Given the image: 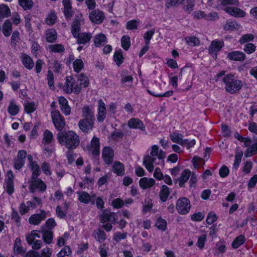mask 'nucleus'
Segmentation results:
<instances>
[{
	"instance_id": "49530a36",
	"label": "nucleus",
	"mask_w": 257,
	"mask_h": 257,
	"mask_svg": "<svg viewBox=\"0 0 257 257\" xmlns=\"http://www.w3.org/2000/svg\"><path fill=\"white\" fill-rule=\"evenodd\" d=\"M77 82L81 87L82 86L83 87H86L89 85L88 79L83 74H81L78 76Z\"/></svg>"
},
{
	"instance_id": "4c0bfd02",
	"label": "nucleus",
	"mask_w": 257,
	"mask_h": 257,
	"mask_svg": "<svg viewBox=\"0 0 257 257\" xmlns=\"http://www.w3.org/2000/svg\"><path fill=\"white\" fill-rule=\"evenodd\" d=\"M169 188L166 185H163L159 193V197L162 202H165L170 194Z\"/></svg>"
},
{
	"instance_id": "dca6fc26",
	"label": "nucleus",
	"mask_w": 257,
	"mask_h": 257,
	"mask_svg": "<svg viewBox=\"0 0 257 257\" xmlns=\"http://www.w3.org/2000/svg\"><path fill=\"white\" fill-rule=\"evenodd\" d=\"M105 18L104 13L98 10L92 11L89 14V19L95 24H101Z\"/></svg>"
},
{
	"instance_id": "a18cd8bd",
	"label": "nucleus",
	"mask_w": 257,
	"mask_h": 257,
	"mask_svg": "<svg viewBox=\"0 0 257 257\" xmlns=\"http://www.w3.org/2000/svg\"><path fill=\"white\" fill-rule=\"evenodd\" d=\"M238 27L239 25L234 21L227 22L223 26L224 30L230 31L236 30Z\"/></svg>"
},
{
	"instance_id": "393cba45",
	"label": "nucleus",
	"mask_w": 257,
	"mask_h": 257,
	"mask_svg": "<svg viewBox=\"0 0 257 257\" xmlns=\"http://www.w3.org/2000/svg\"><path fill=\"white\" fill-rule=\"evenodd\" d=\"M92 236L96 241L99 243L103 242L106 239V234L105 232L99 228L93 231Z\"/></svg>"
},
{
	"instance_id": "c9c22d12",
	"label": "nucleus",
	"mask_w": 257,
	"mask_h": 257,
	"mask_svg": "<svg viewBox=\"0 0 257 257\" xmlns=\"http://www.w3.org/2000/svg\"><path fill=\"white\" fill-rule=\"evenodd\" d=\"M94 42L96 47H100L106 42V37L103 34H98L94 37Z\"/></svg>"
},
{
	"instance_id": "f257e3e1",
	"label": "nucleus",
	"mask_w": 257,
	"mask_h": 257,
	"mask_svg": "<svg viewBox=\"0 0 257 257\" xmlns=\"http://www.w3.org/2000/svg\"><path fill=\"white\" fill-rule=\"evenodd\" d=\"M165 153L160 150L157 145H153L151 148L150 155H146L143 158V165L149 172H152L154 169V165H164V159Z\"/></svg>"
},
{
	"instance_id": "a211bd4d",
	"label": "nucleus",
	"mask_w": 257,
	"mask_h": 257,
	"mask_svg": "<svg viewBox=\"0 0 257 257\" xmlns=\"http://www.w3.org/2000/svg\"><path fill=\"white\" fill-rule=\"evenodd\" d=\"M224 11L229 15L234 17L242 18L245 15V12L242 10L238 8L227 6L224 8Z\"/></svg>"
},
{
	"instance_id": "f8f14e48",
	"label": "nucleus",
	"mask_w": 257,
	"mask_h": 257,
	"mask_svg": "<svg viewBox=\"0 0 257 257\" xmlns=\"http://www.w3.org/2000/svg\"><path fill=\"white\" fill-rule=\"evenodd\" d=\"M94 121L80 119L78 122V126L80 130L84 133H89L93 128Z\"/></svg>"
},
{
	"instance_id": "39448f33",
	"label": "nucleus",
	"mask_w": 257,
	"mask_h": 257,
	"mask_svg": "<svg viewBox=\"0 0 257 257\" xmlns=\"http://www.w3.org/2000/svg\"><path fill=\"white\" fill-rule=\"evenodd\" d=\"M176 208L180 214L185 215L187 214L191 208L189 199L185 197L180 198L177 200Z\"/></svg>"
},
{
	"instance_id": "bf43d9fd",
	"label": "nucleus",
	"mask_w": 257,
	"mask_h": 257,
	"mask_svg": "<svg viewBox=\"0 0 257 257\" xmlns=\"http://www.w3.org/2000/svg\"><path fill=\"white\" fill-rule=\"evenodd\" d=\"M19 4L25 10H30L33 6L32 0H19Z\"/></svg>"
},
{
	"instance_id": "4be33fe9",
	"label": "nucleus",
	"mask_w": 257,
	"mask_h": 257,
	"mask_svg": "<svg viewBox=\"0 0 257 257\" xmlns=\"http://www.w3.org/2000/svg\"><path fill=\"white\" fill-rule=\"evenodd\" d=\"M223 45V41L214 40L211 42L209 47V52L210 54H214L216 58L217 53L221 50Z\"/></svg>"
},
{
	"instance_id": "2eb2a0df",
	"label": "nucleus",
	"mask_w": 257,
	"mask_h": 257,
	"mask_svg": "<svg viewBox=\"0 0 257 257\" xmlns=\"http://www.w3.org/2000/svg\"><path fill=\"white\" fill-rule=\"evenodd\" d=\"M106 115L105 104L102 99L98 101L97 119L99 122H103Z\"/></svg>"
},
{
	"instance_id": "7c9ffc66",
	"label": "nucleus",
	"mask_w": 257,
	"mask_h": 257,
	"mask_svg": "<svg viewBox=\"0 0 257 257\" xmlns=\"http://www.w3.org/2000/svg\"><path fill=\"white\" fill-rule=\"evenodd\" d=\"M112 171L118 176H123L124 174V165L119 161L115 162L112 166Z\"/></svg>"
},
{
	"instance_id": "473e14b6",
	"label": "nucleus",
	"mask_w": 257,
	"mask_h": 257,
	"mask_svg": "<svg viewBox=\"0 0 257 257\" xmlns=\"http://www.w3.org/2000/svg\"><path fill=\"white\" fill-rule=\"evenodd\" d=\"M256 142L250 146L245 151L244 156L245 157H250L257 154V138H254Z\"/></svg>"
},
{
	"instance_id": "9b49d317",
	"label": "nucleus",
	"mask_w": 257,
	"mask_h": 257,
	"mask_svg": "<svg viewBox=\"0 0 257 257\" xmlns=\"http://www.w3.org/2000/svg\"><path fill=\"white\" fill-rule=\"evenodd\" d=\"M27 157L29 160V168L32 171L31 177H33V179L36 177H39L41 174V169L39 165L37 162L33 160L32 155H29Z\"/></svg>"
},
{
	"instance_id": "cd10ccee",
	"label": "nucleus",
	"mask_w": 257,
	"mask_h": 257,
	"mask_svg": "<svg viewBox=\"0 0 257 257\" xmlns=\"http://www.w3.org/2000/svg\"><path fill=\"white\" fill-rule=\"evenodd\" d=\"M14 250L16 254H20L22 256L26 252V249L22 246L21 240L19 238H17L15 239L14 244Z\"/></svg>"
},
{
	"instance_id": "7ed1b4c3",
	"label": "nucleus",
	"mask_w": 257,
	"mask_h": 257,
	"mask_svg": "<svg viewBox=\"0 0 257 257\" xmlns=\"http://www.w3.org/2000/svg\"><path fill=\"white\" fill-rule=\"evenodd\" d=\"M59 143L69 150L75 149L79 144V137L73 131H63L58 133L57 137Z\"/></svg>"
},
{
	"instance_id": "b1692460",
	"label": "nucleus",
	"mask_w": 257,
	"mask_h": 257,
	"mask_svg": "<svg viewBox=\"0 0 257 257\" xmlns=\"http://www.w3.org/2000/svg\"><path fill=\"white\" fill-rule=\"evenodd\" d=\"M21 59L23 65L28 69L31 70L34 66L33 59L26 54H22L21 56Z\"/></svg>"
},
{
	"instance_id": "052dcab7",
	"label": "nucleus",
	"mask_w": 257,
	"mask_h": 257,
	"mask_svg": "<svg viewBox=\"0 0 257 257\" xmlns=\"http://www.w3.org/2000/svg\"><path fill=\"white\" fill-rule=\"evenodd\" d=\"M41 169L43 173L47 175L51 176L52 174V172L51 171L50 165L49 163L44 162L41 164Z\"/></svg>"
},
{
	"instance_id": "2f4dec72",
	"label": "nucleus",
	"mask_w": 257,
	"mask_h": 257,
	"mask_svg": "<svg viewBox=\"0 0 257 257\" xmlns=\"http://www.w3.org/2000/svg\"><path fill=\"white\" fill-rule=\"evenodd\" d=\"M191 175V171L189 170H184L179 178V185L180 187H184L185 183L188 180Z\"/></svg>"
},
{
	"instance_id": "6ab92c4d",
	"label": "nucleus",
	"mask_w": 257,
	"mask_h": 257,
	"mask_svg": "<svg viewBox=\"0 0 257 257\" xmlns=\"http://www.w3.org/2000/svg\"><path fill=\"white\" fill-rule=\"evenodd\" d=\"M127 126L130 128L139 129L145 131V126L142 120L138 118H132L127 122Z\"/></svg>"
},
{
	"instance_id": "f3484780",
	"label": "nucleus",
	"mask_w": 257,
	"mask_h": 257,
	"mask_svg": "<svg viewBox=\"0 0 257 257\" xmlns=\"http://www.w3.org/2000/svg\"><path fill=\"white\" fill-rule=\"evenodd\" d=\"M14 178L13 172L11 170L9 171L7 173V178L6 179L5 190L10 195L14 192Z\"/></svg>"
},
{
	"instance_id": "864d4df0",
	"label": "nucleus",
	"mask_w": 257,
	"mask_h": 257,
	"mask_svg": "<svg viewBox=\"0 0 257 257\" xmlns=\"http://www.w3.org/2000/svg\"><path fill=\"white\" fill-rule=\"evenodd\" d=\"M74 70L76 72H79L84 67V63L81 59H76L73 63Z\"/></svg>"
},
{
	"instance_id": "0eeeda50",
	"label": "nucleus",
	"mask_w": 257,
	"mask_h": 257,
	"mask_svg": "<svg viewBox=\"0 0 257 257\" xmlns=\"http://www.w3.org/2000/svg\"><path fill=\"white\" fill-rule=\"evenodd\" d=\"M40 238V236L37 233V230H32L30 234L26 236L27 243L29 245H32V247L34 249H39L41 247L42 241L37 239Z\"/></svg>"
},
{
	"instance_id": "9d476101",
	"label": "nucleus",
	"mask_w": 257,
	"mask_h": 257,
	"mask_svg": "<svg viewBox=\"0 0 257 257\" xmlns=\"http://www.w3.org/2000/svg\"><path fill=\"white\" fill-rule=\"evenodd\" d=\"M83 24V20L81 16H76L71 26V33L74 37L80 34L81 26Z\"/></svg>"
},
{
	"instance_id": "423d86ee",
	"label": "nucleus",
	"mask_w": 257,
	"mask_h": 257,
	"mask_svg": "<svg viewBox=\"0 0 257 257\" xmlns=\"http://www.w3.org/2000/svg\"><path fill=\"white\" fill-rule=\"evenodd\" d=\"M29 189L31 193H34L36 190L40 192H44L46 189V185L44 182L38 177H36L33 179L31 177L29 181Z\"/></svg>"
},
{
	"instance_id": "4468645a",
	"label": "nucleus",
	"mask_w": 257,
	"mask_h": 257,
	"mask_svg": "<svg viewBox=\"0 0 257 257\" xmlns=\"http://www.w3.org/2000/svg\"><path fill=\"white\" fill-rule=\"evenodd\" d=\"M102 158L107 165H110L113 162L114 152L110 147H105L102 152Z\"/></svg>"
},
{
	"instance_id": "72a5a7b5",
	"label": "nucleus",
	"mask_w": 257,
	"mask_h": 257,
	"mask_svg": "<svg viewBox=\"0 0 257 257\" xmlns=\"http://www.w3.org/2000/svg\"><path fill=\"white\" fill-rule=\"evenodd\" d=\"M3 33L6 37H9L12 32V22L9 20L5 21L3 25Z\"/></svg>"
},
{
	"instance_id": "09e8293b",
	"label": "nucleus",
	"mask_w": 257,
	"mask_h": 257,
	"mask_svg": "<svg viewBox=\"0 0 257 257\" xmlns=\"http://www.w3.org/2000/svg\"><path fill=\"white\" fill-rule=\"evenodd\" d=\"M140 24L139 20H133L128 21L126 24V28L129 30H136Z\"/></svg>"
},
{
	"instance_id": "aec40b11",
	"label": "nucleus",
	"mask_w": 257,
	"mask_h": 257,
	"mask_svg": "<svg viewBox=\"0 0 257 257\" xmlns=\"http://www.w3.org/2000/svg\"><path fill=\"white\" fill-rule=\"evenodd\" d=\"M46 218V213L42 210L40 213L35 214L31 216L29 218V221L31 224L38 225L42 221Z\"/></svg>"
},
{
	"instance_id": "c03bdc74",
	"label": "nucleus",
	"mask_w": 257,
	"mask_h": 257,
	"mask_svg": "<svg viewBox=\"0 0 257 257\" xmlns=\"http://www.w3.org/2000/svg\"><path fill=\"white\" fill-rule=\"evenodd\" d=\"M53 238V233L52 231L47 230L44 231L43 233V239L44 241L47 244H50L52 242Z\"/></svg>"
},
{
	"instance_id": "4d7b16f0",
	"label": "nucleus",
	"mask_w": 257,
	"mask_h": 257,
	"mask_svg": "<svg viewBox=\"0 0 257 257\" xmlns=\"http://www.w3.org/2000/svg\"><path fill=\"white\" fill-rule=\"evenodd\" d=\"M123 136L124 134L122 131H115L112 132L110 137L112 140H113V141L118 142L122 139Z\"/></svg>"
},
{
	"instance_id": "338daca9",
	"label": "nucleus",
	"mask_w": 257,
	"mask_h": 257,
	"mask_svg": "<svg viewBox=\"0 0 257 257\" xmlns=\"http://www.w3.org/2000/svg\"><path fill=\"white\" fill-rule=\"evenodd\" d=\"M256 50L255 46L252 43H247L244 45L243 50L248 54L253 53Z\"/></svg>"
},
{
	"instance_id": "3c124183",
	"label": "nucleus",
	"mask_w": 257,
	"mask_h": 257,
	"mask_svg": "<svg viewBox=\"0 0 257 257\" xmlns=\"http://www.w3.org/2000/svg\"><path fill=\"white\" fill-rule=\"evenodd\" d=\"M121 44L122 48L127 51L131 46V41L129 36L125 35L122 36L121 39Z\"/></svg>"
},
{
	"instance_id": "5701e85b",
	"label": "nucleus",
	"mask_w": 257,
	"mask_h": 257,
	"mask_svg": "<svg viewBox=\"0 0 257 257\" xmlns=\"http://www.w3.org/2000/svg\"><path fill=\"white\" fill-rule=\"evenodd\" d=\"M227 57L230 60L242 61L245 59V55L242 52L234 51L228 53Z\"/></svg>"
},
{
	"instance_id": "79ce46f5",
	"label": "nucleus",
	"mask_w": 257,
	"mask_h": 257,
	"mask_svg": "<svg viewBox=\"0 0 257 257\" xmlns=\"http://www.w3.org/2000/svg\"><path fill=\"white\" fill-rule=\"evenodd\" d=\"M245 238L243 235H240L236 237L231 244L232 248L236 249L244 243Z\"/></svg>"
},
{
	"instance_id": "603ef678",
	"label": "nucleus",
	"mask_w": 257,
	"mask_h": 257,
	"mask_svg": "<svg viewBox=\"0 0 257 257\" xmlns=\"http://www.w3.org/2000/svg\"><path fill=\"white\" fill-rule=\"evenodd\" d=\"M72 253L71 248L69 246H65L57 254V257H64L65 256H69Z\"/></svg>"
},
{
	"instance_id": "37998d69",
	"label": "nucleus",
	"mask_w": 257,
	"mask_h": 257,
	"mask_svg": "<svg viewBox=\"0 0 257 257\" xmlns=\"http://www.w3.org/2000/svg\"><path fill=\"white\" fill-rule=\"evenodd\" d=\"M170 139L174 143L178 144L181 146L182 144H183V141L184 139H183V135L181 134L177 133H174L172 134H171Z\"/></svg>"
},
{
	"instance_id": "f704fd0d",
	"label": "nucleus",
	"mask_w": 257,
	"mask_h": 257,
	"mask_svg": "<svg viewBox=\"0 0 257 257\" xmlns=\"http://www.w3.org/2000/svg\"><path fill=\"white\" fill-rule=\"evenodd\" d=\"M54 141L53 135L51 132L46 130L43 133L42 143L44 145L52 143Z\"/></svg>"
},
{
	"instance_id": "412c9836",
	"label": "nucleus",
	"mask_w": 257,
	"mask_h": 257,
	"mask_svg": "<svg viewBox=\"0 0 257 257\" xmlns=\"http://www.w3.org/2000/svg\"><path fill=\"white\" fill-rule=\"evenodd\" d=\"M76 39V42L79 45H85L89 43L92 38V35L89 33H82L78 35L76 37H74Z\"/></svg>"
},
{
	"instance_id": "1a4fd4ad",
	"label": "nucleus",
	"mask_w": 257,
	"mask_h": 257,
	"mask_svg": "<svg viewBox=\"0 0 257 257\" xmlns=\"http://www.w3.org/2000/svg\"><path fill=\"white\" fill-rule=\"evenodd\" d=\"M88 153L93 156H98L100 154L99 139L96 137H93L90 144L87 147Z\"/></svg>"
},
{
	"instance_id": "774afa93",
	"label": "nucleus",
	"mask_w": 257,
	"mask_h": 257,
	"mask_svg": "<svg viewBox=\"0 0 257 257\" xmlns=\"http://www.w3.org/2000/svg\"><path fill=\"white\" fill-rule=\"evenodd\" d=\"M52 254V249L49 247L43 248L41 253L39 252V257H51Z\"/></svg>"
},
{
	"instance_id": "13d9d810",
	"label": "nucleus",
	"mask_w": 257,
	"mask_h": 257,
	"mask_svg": "<svg viewBox=\"0 0 257 257\" xmlns=\"http://www.w3.org/2000/svg\"><path fill=\"white\" fill-rule=\"evenodd\" d=\"M127 236V233L123 231L117 232L114 234L113 236V239L116 242H119L121 240L125 239Z\"/></svg>"
},
{
	"instance_id": "680f3d73",
	"label": "nucleus",
	"mask_w": 257,
	"mask_h": 257,
	"mask_svg": "<svg viewBox=\"0 0 257 257\" xmlns=\"http://www.w3.org/2000/svg\"><path fill=\"white\" fill-rule=\"evenodd\" d=\"M114 59L118 66H119L123 62V57L120 50L115 52L114 55Z\"/></svg>"
},
{
	"instance_id": "c85d7f7f",
	"label": "nucleus",
	"mask_w": 257,
	"mask_h": 257,
	"mask_svg": "<svg viewBox=\"0 0 257 257\" xmlns=\"http://www.w3.org/2000/svg\"><path fill=\"white\" fill-rule=\"evenodd\" d=\"M77 194L78 196V200L80 202H82L84 204H88L91 202L92 204H94L93 201L91 200V197L87 192H77Z\"/></svg>"
},
{
	"instance_id": "20e7f679",
	"label": "nucleus",
	"mask_w": 257,
	"mask_h": 257,
	"mask_svg": "<svg viewBox=\"0 0 257 257\" xmlns=\"http://www.w3.org/2000/svg\"><path fill=\"white\" fill-rule=\"evenodd\" d=\"M63 90L68 94L73 92L77 94L81 91V86L78 82H76L75 79L72 76H67L65 85L63 87Z\"/></svg>"
},
{
	"instance_id": "e2e57ef3",
	"label": "nucleus",
	"mask_w": 257,
	"mask_h": 257,
	"mask_svg": "<svg viewBox=\"0 0 257 257\" xmlns=\"http://www.w3.org/2000/svg\"><path fill=\"white\" fill-rule=\"evenodd\" d=\"M99 254L101 257H107L108 247L106 243H102L99 246Z\"/></svg>"
},
{
	"instance_id": "8fccbe9b",
	"label": "nucleus",
	"mask_w": 257,
	"mask_h": 257,
	"mask_svg": "<svg viewBox=\"0 0 257 257\" xmlns=\"http://www.w3.org/2000/svg\"><path fill=\"white\" fill-rule=\"evenodd\" d=\"M155 226L162 231H165L167 228V222L165 219L159 218L156 221Z\"/></svg>"
},
{
	"instance_id": "69168bd1",
	"label": "nucleus",
	"mask_w": 257,
	"mask_h": 257,
	"mask_svg": "<svg viewBox=\"0 0 257 257\" xmlns=\"http://www.w3.org/2000/svg\"><path fill=\"white\" fill-rule=\"evenodd\" d=\"M253 39L254 36L252 34H247L242 36L239 41L241 44H242L246 42L251 41Z\"/></svg>"
},
{
	"instance_id": "c756f323",
	"label": "nucleus",
	"mask_w": 257,
	"mask_h": 257,
	"mask_svg": "<svg viewBox=\"0 0 257 257\" xmlns=\"http://www.w3.org/2000/svg\"><path fill=\"white\" fill-rule=\"evenodd\" d=\"M46 40L48 43H54L57 38V33L53 29H47L45 33Z\"/></svg>"
},
{
	"instance_id": "58836bf2",
	"label": "nucleus",
	"mask_w": 257,
	"mask_h": 257,
	"mask_svg": "<svg viewBox=\"0 0 257 257\" xmlns=\"http://www.w3.org/2000/svg\"><path fill=\"white\" fill-rule=\"evenodd\" d=\"M10 14V9L7 5H0V21H1L3 19L9 17Z\"/></svg>"
},
{
	"instance_id": "bb28decb",
	"label": "nucleus",
	"mask_w": 257,
	"mask_h": 257,
	"mask_svg": "<svg viewBox=\"0 0 257 257\" xmlns=\"http://www.w3.org/2000/svg\"><path fill=\"white\" fill-rule=\"evenodd\" d=\"M115 214L113 212H105L100 216V222L102 223H105L107 222L111 221L114 224L115 222Z\"/></svg>"
},
{
	"instance_id": "ea45409f",
	"label": "nucleus",
	"mask_w": 257,
	"mask_h": 257,
	"mask_svg": "<svg viewBox=\"0 0 257 257\" xmlns=\"http://www.w3.org/2000/svg\"><path fill=\"white\" fill-rule=\"evenodd\" d=\"M48 48L50 52L52 53H63L65 51V48L61 44L50 45Z\"/></svg>"
},
{
	"instance_id": "6e6d98bb",
	"label": "nucleus",
	"mask_w": 257,
	"mask_h": 257,
	"mask_svg": "<svg viewBox=\"0 0 257 257\" xmlns=\"http://www.w3.org/2000/svg\"><path fill=\"white\" fill-rule=\"evenodd\" d=\"M242 157V153H237L235 155V159L234 161V163L233 164V169L235 170H237L238 168L240 163L241 161V158Z\"/></svg>"
},
{
	"instance_id": "0e129e2a",
	"label": "nucleus",
	"mask_w": 257,
	"mask_h": 257,
	"mask_svg": "<svg viewBox=\"0 0 257 257\" xmlns=\"http://www.w3.org/2000/svg\"><path fill=\"white\" fill-rule=\"evenodd\" d=\"M154 33H155V30H154V29L150 30V31H148L145 33L143 37L145 40V44H147V45L149 44L150 41L151 39L152 38L153 36L154 35Z\"/></svg>"
},
{
	"instance_id": "a19ab883",
	"label": "nucleus",
	"mask_w": 257,
	"mask_h": 257,
	"mask_svg": "<svg viewBox=\"0 0 257 257\" xmlns=\"http://www.w3.org/2000/svg\"><path fill=\"white\" fill-rule=\"evenodd\" d=\"M194 6V0H186L183 5V9L186 13L190 14L193 11Z\"/></svg>"
},
{
	"instance_id": "e433bc0d",
	"label": "nucleus",
	"mask_w": 257,
	"mask_h": 257,
	"mask_svg": "<svg viewBox=\"0 0 257 257\" xmlns=\"http://www.w3.org/2000/svg\"><path fill=\"white\" fill-rule=\"evenodd\" d=\"M8 112L13 116L17 115L19 111V106L16 104L14 100H11L8 107Z\"/></svg>"
},
{
	"instance_id": "a878e982",
	"label": "nucleus",
	"mask_w": 257,
	"mask_h": 257,
	"mask_svg": "<svg viewBox=\"0 0 257 257\" xmlns=\"http://www.w3.org/2000/svg\"><path fill=\"white\" fill-rule=\"evenodd\" d=\"M155 183V181L154 179L147 177L142 178L139 181L140 186L143 189L151 188Z\"/></svg>"
},
{
	"instance_id": "5fc2aeb1",
	"label": "nucleus",
	"mask_w": 257,
	"mask_h": 257,
	"mask_svg": "<svg viewBox=\"0 0 257 257\" xmlns=\"http://www.w3.org/2000/svg\"><path fill=\"white\" fill-rule=\"evenodd\" d=\"M185 40L186 43L191 46H197L200 43L199 39L194 36L187 37L185 38Z\"/></svg>"
},
{
	"instance_id": "f03ea898",
	"label": "nucleus",
	"mask_w": 257,
	"mask_h": 257,
	"mask_svg": "<svg viewBox=\"0 0 257 257\" xmlns=\"http://www.w3.org/2000/svg\"><path fill=\"white\" fill-rule=\"evenodd\" d=\"M222 81L225 84V90L230 94H234L239 91L242 87V81L237 79L234 74L225 75V71H221L215 76V81H218L220 77L223 76Z\"/></svg>"
},
{
	"instance_id": "6e6552de",
	"label": "nucleus",
	"mask_w": 257,
	"mask_h": 257,
	"mask_svg": "<svg viewBox=\"0 0 257 257\" xmlns=\"http://www.w3.org/2000/svg\"><path fill=\"white\" fill-rule=\"evenodd\" d=\"M51 116L55 128L58 131L62 130L65 125V120L59 111L53 110L51 113Z\"/></svg>"
},
{
	"instance_id": "de8ad7c7",
	"label": "nucleus",
	"mask_w": 257,
	"mask_h": 257,
	"mask_svg": "<svg viewBox=\"0 0 257 257\" xmlns=\"http://www.w3.org/2000/svg\"><path fill=\"white\" fill-rule=\"evenodd\" d=\"M57 20V16L54 12H51L46 17L45 23L48 25H52L54 24Z\"/></svg>"
},
{
	"instance_id": "ddd939ff",
	"label": "nucleus",
	"mask_w": 257,
	"mask_h": 257,
	"mask_svg": "<svg viewBox=\"0 0 257 257\" xmlns=\"http://www.w3.org/2000/svg\"><path fill=\"white\" fill-rule=\"evenodd\" d=\"M82 119L94 121V110L92 106L85 105L82 108Z\"/></svg>"
}]
</instances>
